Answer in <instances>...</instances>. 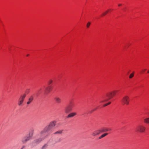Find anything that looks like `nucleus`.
Wrapping results in <instances>:
<instances>
[{"instance_id": "nucleus-35", "label": "nucleus", "mask_w": 149, "mask_h": 149, "mask_svg": "<svg viewBox=\"0 0 149 149\" xmlns=\"http://www.w3.org/2000/svg\"><path fill=\"white\" fill-rule=\"evenodd\" d=\"M109 10H110V11H111V9H109Z\"/></svg>"}, {"instance_id": "nucleus-17", "label": "nucleus", "mask_w": 149, "mask_h": 149, "mask_svg": "<svg viewBox=\"0 0 149 149\" xmlns=\"http://www.w3.org/2000/svg\"><path fill=\"white\" fill-rule=\"evenodd\" d=\"M62 130H59L58 131H57L55 132L54 133L55 134H61L62 133Z\"/></svg>"}, {"instance_id": "nucleus-34", "label": "nucleus", "mask_w": 149, "mask_h": 149, "mask_svg": "<svg viewBox=\"0 0 149 149\" xmlns=\"http://www.w3.org/2000/svg\"><path fill=\"white\" fill-rule=\"evenodd\" d=\"M106 106H107V104H105Z\"/></svg>"}, {"instance_id": "nucleus-23", "label": "nucleus", "mask_w": 149, "mask_h": 149, "mask_svg": "<svg viewBox=\"0 0 149 149\" xmlns=\"http://www.w3.org/2000/svg\"><path fill=\"white\" fill-rule=\"evenodd\" d=\"M90 24H91V22H88L87 24V25H86L87 27V28H88L89 27Z\"/></svg>"}, {"instance_id": "nucleus-14", "label": "nucleus", "mask_w": 149, "mask_h": 149, "mask_svg": "<svg viewBox=\"0 0 149 149\" xmlns=\"http://www.w3.org/2000/svg\"><path fill=\"white\" fill-rule=\"evenodd\" d=\"M56 102L57 103H60L61 102V99L58 97H55L54 98Z\"/></svg>"}, {"instance_id": "nucleus-36", "label": "nucleus", "mask_w": 149, "mask_h": 149, "mask_svg": "<svg viewBox=\"0 0 149 149\" xmlns=\"http://www.w3.org/2000/svg\"><path fill=\"white\" fill-rule=\"evenodd\" d=\"M109 10H110V11H111V9H109Z\"/></svg>"}, {"instance_id": "nucleus-1", "label": "nucleus", "mask_w": 149, "mask_h": 149, "mask_svg": "<svg viewBox=\"0 0 149 149\" xmlns=\"http://www.w3.org/2000/svg\"><path fill=\"white\" fill-rule=\"evenodd\" d=\"M56 122L55 120L51 121L48 125L46 126L44 129L41 131V134H44L45 133H46V132L53 129L56 126Z\"/></svg>"}, {"instance_id": "nucleus-5", "label": "nucleus", "mask_w": 149, "mask_h": 149, "mask_svg": "<svg viewBox=\"0 0 149 149\" xmlns=\"http://www.w3.org/2000/svg\"><path fill=\"white\" fill-rule=\"evenodd\" d=\"M121 102L123 104H129L130 102L129 97L127 95L124 96L121 99Z\"/></svg>"}, {"instance_id": "nucleus-29", "label": "nucleus", "mask_w": 149, "mask_h": 149, "mask_svg": "<svg viewBox=\"0 0 149 149\" xmlns=\"http://www.w3.org/2000/svg\"><path fill=\"white\" fill-rule=\"evenodd\" d=\"M109 131H111V129H108Z\"/></svg>"}, {"instance_id": "nucleus-12", "label": "nucleus", "mask_w": 149, "mask_h": 149, "mask_svg": "<svg viewBox=\"0 0 149 149\" xmlns=\"http://www.w3.org/2000/svg\"><path fill=\"white\" fill-rule=\"evenodd\" d=\"M101 133L109 131L108 128L106 127H102L100 129Z\"/></svg>"}, {"instance_id": "nucleus-20", "label": "nucleus", "mask_w": 149, "mask_h": 149, "mask_svg": "<svg viewBox=\"0 0 149 149\" xmlns=\"http://www.w3.org/2000/svg\"><path fill=\"white\" fill-rule=\"evenodd\" d=\"M134 73L131 74L129 76V78L130 79L132 78L134 76Z\"/></svg>"}, {"instance_id": "nucleus-25", "label": "nucleus", "mask_w": 149, "mask_h": 149, "mask_svg": "<svg viewBox=\"0 0 149 149\" xmlns=\"http://www.w3.org/2000/svg\"><path fill=\"white\" fill-rule=\"evenodd\" d=\"M102 135H101L99 137V139H101V138H102Z\"/></svg>"}, {"instance_id": "nucleus-30", "label": "nucleus", "mask_w": 149, "mask_h": 149, "mask_svg": "<svg viewBox=\"0 0 149 149\" xmlns=\"http://www.w3.org/2000/svg\"><path fill=\"white\" fill-rule=\"evenodd\" d=\"M147 72L148 73H149V70Z\"/></svg>"}, {"instance_id": "nucleus-18", "label": "nucleus", "mask_w": 149, "mask_h": 149, "mask_svg": "<svg viewBox=\"0 0 149 149\" xmlns=\"http://www.w3.org/2000/svg\"><path fill=\"white\" fill-rule=\"evenodd\" d=\"M108 11H109V10H107L105 12H104L102 14V16H104L106 14H107V13H108Z\"/></svg>"}, {"instance_id": "nucleus-19", "label": "nucleus", "mask_w": 149, "mask_h": 149, "mask_svg": "<svg viewBox=\"0 0 149 149\" xmlns=\"http://www.w3.org/2000/svg\"><path fill=\"white\" fill-rule=\"evenodd\" d=\"M30 92V89H26L25 91V93L26 94H28Z\"/></svg>"}, {"instance_id": "nucleus-3", "label": "nucleus", "mask_w": 149, "mask_h": 149, "mask_svg": "<svg viewBox=\"0 0 149 149\" xmlns=\"http://www.w3.org/2000/svg\"><path fill=\"white\" fill-rule=\"evenodd\" d=\"M40 135L41 137L34 140L33 141L34 143L36 144H38L42 141L46 139L48 136L47 134L46 133H45L44 134H41V132H40Z\"/></svg>"}, {"instance_id": "nucleus-24", "label": "nucleus", "mask_w": 149, "mask_h": 149, "mask_svg": "<svg viewBox=\"0 0 149 149\" xmlns=\"http://www.w3.org/2000/svg\"><path fill=\"white\" fill-rule=\"evenodd\" d=\"M46 146V145H44L42 147V148L41 149H45V147Z\"/></svg>"}, {"instance_id": "nucleus-7", "label": "nucleus", "mask_w": 149, "mask_h": 149, "mask_svg": "<svg viewBox=\"0 0 149 149\" xmlns=\"http://www.w3.org/2000/svg\"><path fill=\"white\" fill-rule=\"evenodd\" d=\"M26 96V94H24L23 95L21 96L19 99V101L18 102V105L19 106H21L22 105Z\"/></svg>"}, {"instance_id": "nucleus-32", "label": "nucleus", "mask_w": 149, "mask_h": 149, "mask_svg": "<svg viewBox=\"0 0 149 149\" xmlns=\"http://www.w3.org/2000/svg\"><path fill=\"white\" fill-rule=\"evenodd\" d=\"M29 54H27V55H26V56H29Z\"/></svg>"}, {"instance_id": "nucleus-22", "label": "nucleus", "mask_w": 149, "mask_h": 149, "mask_svg": "<svg viewBox=\"0 0 149 149\" xmlns=\"http://www.w3.org/2000/svg\"><path fill=\"white\" fill-rule=\"evenodd\" d=\"M53 82V81L52 80H49L48 81V84H49L50 85V84H52Z\"/></svg>"}, {"instance_id": "nucleus-26", "label": "nucleus", "mask_w": 149, "mask_h": 149, "mask_svg": "<svg viewBox=\"0 0 149 149\" xmlns=\"http://www.w3.org/2000/svg\"><path fill=\"white\" fill-rule=\"evenodd\" d=\"M110 103H111V102H109L108 103H107V105H108Z\"/></svg>"}, {"instance_id": "nucleus-10", "label": "nucleus", "mask_w": 149, "mask_h": 149, "mask_svg": "<svg viewBox=\"0 0 149 149\" xmlns=\"http://www.w3.org/2000/svg\"><path fill=\"white\" fill-rule=\"evenodd\" d=\"M77 115V113L75 112H73L69 113L67 116L68 118L73 117Z\"/></svg>"}, {"instance_id": "nucleus-16", "label": "nucleus", "mask_w": 149, "mask_h": 149, "mask_svg": "<svg viewBox=\"0 0 149 149\" xmlns=\"http://www.w3.org/2000/svg\"><path fill=\"white\" fill-rule=\"evenodd\" d=\"M144 122L148 124L149 123V118H145L144 119Z\"/></svg>"}, {"instance_id": "nucleus-21", "label": "nucleus", "mask_w": 149, "mask_h": 149, "mask_svg": "<svg viewBox=\"0 0 149 149\" xmlns=\"http://www.w3.org/2000/svg\"><path fill=\"white\" fill-rule=\"evenodd\" d=\"M108 134L107 133H104L102 135V137H104L108 135Z\"/></svg>"}, {"instance_id": "nucleus-8", "label": "nucleus", "mask_w": 149, "mask_h": 149, "mask_svg": "<svg viewBox=\"0 0 149 149\" xmlns=\"http://www.w3.org/2000/svg\"><path fill=\"white\" fill-rule=\"evenodd\" d=\"M30 139L26 135L24 136L22 139V142L23 144L26 143L27 141Z\"/></svg>"}, {"instance_id": "nucleus-11", "label": "nucleus", "mask_w": 149, "mask_h": 149, "mask_svg": "<svg viewBox=\"0 0 149 149\" xmlns=\"http://www.w3.org/2000/svg\"><path fill=\"white\" fill-rule=\"evenodd\" d=\"M33 130L30 131L29 132V134L26 135L30 139L32 138L33 135Z\"/></svg>"}, {"instance_id": "nucleus-9", "label": "nucleus", "mask_w": 149, "mask_h": 149, "mask_svg": "<svg viewBox=\"0 0 149 149\" xmlns=\"http://www.w3.org/2000/svg\"><path fill=\"white\" fill-rule=\"evenodd\" d=\"M100 133V129H99L94 131L92 134V135L93 136H95L99 134Z\"/></svg>"}, {"instance_id": "nucleus-28", "label": "nucleus", "mask_w": 149, "mask_h": 149, "mask_svg": "<svg viewBox=\"0 0 149 149\" xmlns=\"http://www.w3.org/2000/svg\"><path fill=\"white\" fill-rule=\"evenodd\" d=\"M121 4H119L118 5V6H121Z\"/></svg>"}, {"instance_id": "nucleus-2", "label": "nucleus", "mask_w": 149, "mask_h": 149, "mask_svg": "<svg viewBox=\"0 0 149 149\" xmlns=\"http://www.w3.org/2000/svg\"><path fill=\"white\" fill-rule=\"evenodd\" d=\"M117 92V91H114L112 92H109L107 93L106 95V97H107V98L105 99L104 97H102L103 99L102 100H101L100 101V102H104L109 100L116 95Z\"/></svg>"}, {"instance_id": "nucleus-33", "label": "nucleus", "mask_w": 149, "mask_h": 149, "mask_svg": "<svg viewBox=\"0 0 149 149\" xmlns=\"http://www.w3.org/2000/svg\"><path fill=\"white\" fill-rule=\"evenodd\" d=\"M24 148V146H23V147L21 148V149H23V148Z\"/></svg>"}, {"instance_id": "nucleus-6", "label": "nucleus", "mask_w": 149, "mask_h": 149, "mask_svg": "<svg viewBox=\"0 0 149 149\" xmlns=\"http://www.w3.org/2000/svg\"><path fill=\"white\" fill-rule=\"evenodd\" d=\"M146 130L145 127L143 125H140L138 126L136 128L137 132L140 133L144 132Z\"/></svg>"}, {"instance_id": "nucleus-31", "label": "nucleus", "mask_w": 149, "mask_h": 149, "mask_svg": "<svg viewBox=\"0 0 149 149\" xmlns=\"http://www.w3.org/2000/svg\"><path fill=\"white\" fill-rule=\"evenodd\" d=\"M146 70V69H144V70H143V71H145Z\"/></svg>"}, {"instance_id": "nucleus-27", "label": "nucleus", "mask_w": 149, "mask_h": 149, "mask_svg": "<svg viewBox=\"0 0 149 149\" xmlns=\"http://www.w3.org/2000/svg\"><path fill=\"white\" fill-rule=\"evenodd\" d=\"M106 106L105 104L103 105V107H106Z\"/></svg>"}, {"instance_id": "nucleus-4", "label": "nucleus", "mask_w": 149, "mask_h": 149, "mask_svg": "<svg viewBox=\"0 0 149 149\" xmlns=\"http://www.w3.org/2000/svg\"><path fill=\"white\" fill-rule=\"evenodd\" d=\"M74 106V103L70 102L69 104L65 107V112L66 113H68L72 110L73 107Z\"/></svg>"}, {"instance_id": "nucleus-15", "label": "nucleus", "mask_w": 149, "mask_h": 149, "mask_svg": "<svg viewBox=\"0 0 149 149\" xmlns=\"http://www.w3.org/2000/svg\"><path fill=\"white\" fill-rule=\"evenodd\" d=\"M51 90L52 89L50 87H47L45 88V92L46 93H49L51 91Z\"/></svg>"}, {"instance_id": "nucleus-13", "label": "nucleus", "mask_w": 149, "mask_h": 149, "mask_svg": "<svg viewBox=\"0 0 149 149\" xmlns=\"http://www.w3.org/2000/svg\"><path fill=\"white\" fill-rule=\"evenodd\" d=\"M34 99V97L33 95H31L30 97L28 99V101L27 102V104H29L31 103L33 100Z\"/></svg>"}]
</instances>
